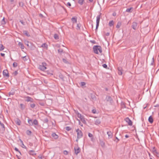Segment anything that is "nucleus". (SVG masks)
<instances>
[{"label":"nucleus","mask_w":159,"mask_h":159,"mask_svg":"<svg viewBox=\"0 0 159 159\" xmlns=\"http://www.w3.org/2000/svg\"><path fill=\"white\" fill-rule=\"evenodd\" d=\"M46 65L47 64L45 62H43L41 65H39V68L41 70L44 71L47 69Z\"/></svg>","instance_id":"f257e3e1"},{"label":"nucleus","mask_w":159,"mask_h":159,"mask_svg":"<svg viewBox=\"0 0 159 159\" xmlns=\"http://www.w3.org/2000/svg\"><path fill=\"white\" fill-rule=\"evenodd\" d=\"M77 116L79 118L81 121L84 124H85L86 123V121L85 120V119L83 116H82L79 113H78Z\"/></svg>","instance_id":"f03ea898"},{"label":"nucleus","mask_w":159,"mask_h":159,"mask_svg":"<svg viewBox=\"0 0 159 159\" xmlns=\"http://www.w3.org/2000/svg\"><path fill=\"white\" fill-rule=\"evenodd\" d=\"M76 132L77 133V137L78 139H80L83 136V134L82 131L80 130L79 129H76Z\"/></svg>","instance_id":"7ed1b4c3"},{"label":"nucleus","mask_w":159,"mask_h":159,"mask_svg":"<svg viewBox=\"0 0 159 159\" xmlns=\"http://www.w3.org/2000/svg\"><path fill=\"white\" fill-rule=\"evenodd\" d=\"M100 16H101V14L97 16V20H96V31L99 26V22H100Z\"/></svg>","instance_id":"20e7f679"},{"label":"nucleus","mask_w":159,"mask_h":159,"mask_svg":"<svg viewBox=\"0 0 159 159\" xmlns=\"http://www.w3.org/2000/svg\"><path fill=\"white\" fill-rule=\"evenodd\" d=\"M100 47V46H98V45H96V46H93V51H94V52L95 53H96V54H98V50H99Z\"/></svg>","instance_id":"39448f33"},{"label":"nucleus","mask_w":159,"mask_h":159,"mask_svg":"<svg viewBox=\"0 0 159 159\" xmlns=\"http://www.w3.org/2000/svg\"><path fill=\"white\" fill-rule=\"evenodd\" d=\"M106 100L107 102H109L110 105H112L113 102V100L112 98L109 96H107L106 97Z\"/></svg>","instance_id":"423d86ee"},{"label":"nucleus","mask_w":159,"mask_h":159,"mask_svg":"<svg viewBox=\"0 0 159 159\" xmlns=\"http://www.w3.org/2000/svg\"><path fill=\"white\" fill-rule=\"evenodd\" d=\"M74 150L75 153L76 155H77L80 152V149L78 146H77L74 147Z\"/></svg>","instance_id":"0eeeda50"},{"label":"nucleus","mask_w":159,"mask_h":159,"mask_svg":"<svg viewBox=\"0 0 159 159\" xmlns=\"http://www.w3.org/2000/svg\"><path fill=\"white\" fill-rule=\"evenodd\" d=\"M125 121L128 123L129 125L132 126V121L128 118L127 117L125 119Z\"/></svg>","instance_id":"6e6552de"},{"label":"nucleus","mask_w":159,"mask_h":159,"mask_svg":"<svg viewBox=\"0 0 159 159\" xmlns=\"http://www.w3.org/2000/svg\"><path fill=\"white\" fill-rule=\"evenodd\" d=\"M3 74L4 76H6L7 77H9V74L7 70H4L3 71Z\"/></svg>","instance_id":"1a4fd4ad"},{"label":"nucleus","mask_w":159,"mask_h":159,"mask_svg":"<svg viewBox=\"0 0 159 159\" xmlns=\"http://www.w3.org/2000/svg\"><path fill=\"white\" fill-rule=\"evenodd\" d=\"M137 25L138 24L136 22H134L132 23L131 27L133 29L135 30L137 28Z\"/></svg>","instance_id":"9d476101"},{"label":"nucleus","mask_w":159,"mask_h":159,"mask_svg":"<svg viewBox=\"0 0 159 159\" xmlns=\"http://www.w3.org/2000/svg\"><path fill=\"white\" fill-rule=\"evenodd\" d=\"M148 120L149 122L151 123H152L153 121V119L152 118V116H150L148 118Z\"/></svg>","instance_id":"9b49d317"},{"label":"nucleus","mask_w":159,"mask_h":159,"mask_svg":"<svg viewBox=\"0 0 159 159\" xmlns=\"http://www.w3.org/2000/svg\"><path fill=\"white\" fill-rule=\"evenodd\" d=\"M107 134L109 138H111L112 137V133L110 131H108L107 133Z\"/></svg>","instance_id":"f8f14e48"},{"label":"nucleus","mask_w":159,"mask_h":159,"mask_svg":"<svg viewBox=\"0 0 159 159\" xmlns=\"http://www.w3.org/2000/svg\"><path fill=\"white\" fill-rule=\"evenodd\" d=\"M26 98V101L27 102H33V99L32 98L29 96H27Z\"/></svg>","instance_id":"ddd939ff"},{"label":"nucleus","mask_w":159,"mask_h":159,"mask_svg":"<svg viewBox=\"0 0 159 159\" xmlns=\"http://www.w3.org/2000/svg\"><path fill=\"white\" fill-rule=\"evenodd\" d=\"M29 153L30 154L34 156L36 155V153H35V152L33 150H30L29 151Z\"/></svg>","instance_id":"4468645a"},{"label":"nucleus","mask_w":159,"mask_h":159,"mask_svg":"<svg viewBox=\"0 0 159 159\" xmlns=\"http://www.w3.org/2000/svg\"><path fill=\"white\" fill-rule=\"evenodd\" d=\"M52 136L55 139H58V136L57 134H56L55 133H54L52 134Z\"/></svg>","instance_id":"2eb2a0df"},{"label":"nucleus","mask_w":159,"mask_h":159,"mask_svg":"<svg viewBox=\"0 0 159 159\" xmlns=\"http://www.w3.org/2000/svg\"><path fill=\"white\" fill-rule=\"evenodd\" d=\"M23 33L24 34L26 35L27 37L30 36V35L28 32L26 30L23 31Z\"/></svg>","instance_id":"dca6fc26"},{"label":"nucleus","mask_w":159,"mask_h":159,"mask_svg":"<svg viewBox=\"0 0 159 159\" xmlns=\"http://www.w3.org/2000/svg\"><path fill=\"white\" fill-rule=\"evenodd\" d=\"M18 45L21 49H24V46L22 43L21 42H19L18 43Z\"/></svg>","instance_id":"f3484780"},{"label":"nucleus","mask_w":159,"mask_h":159,"mask_svg":"<svg viewBox=\"0 0 159 159\" xmlns=\"http://www.w3.org/2000/svg\"><path fill=\"white\" fill-rule=\"evenodd\" d=\"M121 25V23L120 21H118L117 22V24L116 26V28H119Z\"/></svg>","instance_id":"a211bd4d"},{"label":"nucleus","mask_w":159,"mask_h":159,"mask_svg":"<svg viewBox=\"0 0 159 159\" xmlns=\"http://www.w3.org/2000/svg\"><path fill=\"white\" fill-rule=\"evenodd\" d=\"M100 144L102 147V148L105 147V143L103 141L100 140Z\"/></svg>","instance_id":"6ab92c4d"},{"label":"nucleus","mask_w":159,"mask_h":159,"mask_svg":"<svg viewBox=\"0 0 159 159\" xmlns=\"http://www.w3.org/2000/svg\"><path fill=\"white\" fill-rule=\"evenodd\" d=\"M118 74L119 75H122V72L121 68H118Z\"/></svg>","instance_id":"aec40b11"},{"label":"nucleus","mask_w":159,"mask_h":159,"mask_svg":"<svg viewBox=\"0 0 159 159\" xmlns=\"http://www.w3.org/2000/svg\"><path fill=\"white\" fill-rule=\"evenodd\" d=\"M71 20L73 23L77 22V17H73L71 19Z\"/></svg>","instance_id":"412c9836"},{"label":"nucleus","mask_w":159,"mask_h":159,"mask_svg":"<svg viewBox=\"0 0 159 159\" xmlns=\"http://www.w3.org/2000/svg\"><path fill=\"white\" fill-rule=\"evenodd\" d=\"M101 123V121L100 120L98 119H97L95 121V124L96 125H98Z\"/></svg>","instance_id":"4be33fe9"},{"label":"nucleus","mask_w":159,"mask_h":159,"mask_svg":"<svg viewBox=\"0 0 159 159\" xmlns=\"http://www.w3.org/2000/svg\"><path fill=\"white\" fill-rule=\"evenodd\" d=\"M16 123L17 125H20L21 124V122L20 120H19V119H17L16 121Z\"/></svg>","instance_id":"5701e85b"},{"label":"nucleus","mask_w":159,"mask_h":159,"mask_svg":"<svg viewBox=\"0 0 159 159\" xmlns=\"http://www.w3.org/2000/svg\"><path fill=\"white\" fill-rule=\"evenodd\" d=\"M133 7H130V8L127 9H126V12H131L132 11H131V10H133Z\"/></svg>","instance_id":"b1692460"},{"label":"nucleus","mask_w":159,"mask_h":159,"mask_svg":"<svg viewBox=\"0 0 159 159\" xmlns=\"http://www.w3.org/2000/svg\"><path fill=\"white\" fill-rule=\"evenodd\" d=\"M26 133L28 135H31V134L32 132L31 131H30L29 130H27L26 131Z\"/></svg>","instance_id":"393cba45"},{"label":"nucleus","mask_w":159,"mask_h":159,"mask_svg":"<svg viewBox=\"0 0 159 159\" xmlns=\"http://www.w3.org/2000/svg\"><path fill=\"white\" fill-rule=\"evenodd\" d=\"M28 123L30 125H33L32 120L30 119L28 120Z\"/></svg>","instance_id":"a878e982"},{"label":"nucleus","mask_w":159,"mask_h":159,"mask_svg":"<svg viewBox=\"0 0 159 159\" xmlns=\"http://www.w3.org/2000/svg\"><path fill=\"white\" fill-rule=\"evenodd\" d=\"M19 6L24 8V3L23 2H20L19 3Z\"/></svg>","instance_id":"bb28decb"},{"label":"nucleus","mask_w":159,"mask_h":159,"mask_svg":"<svg viewBox=\"0 0 159 159\" xmlns=\"http://www.w3.org/2000/svg\"><path fill=\"white\" fill-rule=\"evenodd\" d=\"M41 47L43 48H46L47 49V48H48V45H47L45 43H43L42 44V46H41Z\"/></svg>","instance_id":"cd10ccee"},{"label":"nucleus","mask_w":159,"mask_h":159,"mask_svg":"<svg viewBox=\"0 0 159 159\" xmlns=\"http://www.w3.org/2000/svg\"><path fill=\"white\" fill-rule=\"evenodd\" d=\"M114 23L113 20L110 21L109 23V25L110 26H111L114 25Z\"/></svg>","instance_id":"c85d7f7f"},{"label":"nucleus","mask_w":159,"mask_h":159,"mask_svg":"<svg viewBox=\"0 0 159 159\" xmlns=\"http://www.w3.org/2000/svg\"><path fill=\"white\" fill-rule=\"evenodd\" d=\"M5 47L2 44H0V51H2L4 50Z\"/></svg>","instance_id":"c756f323"},{"label":"nucleus","mask_w":159,"mask_h":159,"mask_svg":"<svg viewBox=\"0 0 159 159\" xmlns=\"http://www.w3.org/2000/svg\"><path fill=\"white\" fill-rule=\"evenodd\" d=\"M33 122V124H34V125H38V121L36 119H35L34 120Z\"/></svg>","instance_id":"7c9ffc66"},{"label":"nucleus","mask_w":159,"mask_h":159,"mask_svg":"<svg viewBox=\"0 0 159 159\" xmlns=\"http://www.w3.org/2000/svg\"><path fill=\"white\" fill-rule=\"evenodd\" d=\"M54 37L56 39H59V36L57 34H55L54 35Z\"/></svg>","instance_id":"2f4dec72"},{"label":"nucleus","mask_w":159,"mask_h":159,"mask_svg":"<svg viewBox=\"0 0 159 159\" xmlns=\"http://www.w3.org/2000/svg\"><path fill=\"white\" fill-rule=\"evenodd\" d=\"M80 86L82 87H84L85 84L86 83L84 82H80Z\"/></svg>","instance_id":"473e14b6"},{"label":"nucleus","mask_w":159,"mask_h":159,"mask_svg":"<svg viewBox=\"0 0 159 159\" xmlns=\"http://www.w3.org/2000/svg\"><path fill=\"white\" fill-rule=\"evenodd\" d=\"M84 0H79L78 2L80 5H82L83 3Z\"/></svg>","instance_id":"72a5a7b5"},{"label":"nucleus","mask_w":159,"mask_h":159,"mask_svg":"<svg viewBox=\"0 0 159 159\" xmlns=\"http://www.w3.org/2000/svg\"><path fill=\"white\" fill-rule=\"evenodd\" d=\"M22 58H23V60L24 61H27L28 60V57H27L26 56H25L24 57H22Z\"/></svg>","instance_id":"f704fd0d"},{"label":"nucleus","mask_w":159,"mask_h":159,"mask_svg":"<svg viewBox=\"0 0 159 159\" xmlns=\"http://www.w3.org/2000/svg\"><path fill=\"white\" fill-rule=\"evenodd\" d=\"M62 61L63 62L66 64H69V62L68 61H67L66 60L65 58H63L62 59Z\"/></svg>","instance_id":"c9c22d12"},{"label":"nucleus","mask_w":159,"mask_h":159,"mask_svg":"<svg viewBox=\"0 0 159 159\" xmlns=\"http://www.w3.org/2000/svg\"><path fill=\"white\" fill-rule=\"evenodd\" d=\"M1 23L2 25H4L6 24V22L5 21V18L3 17L2 20L1 21Z\"/></svg>","instance_id":"e433bc0d"},{"label":"nucleus","mask_w":159,"mask_h":159,"mask_svg":"<svg viewBox=\"0 0 159 159\" xmlns=\"http://www.w3.org/2000/svg\"><path fill=\"white\" fill-rule=\"evenodd\" d=\"M59 77L60 79L62 80H64V77L61 74H60L59 75Z\"/></svg>","instance_id":"4c0bfd02"},{"label":"nucleus","mask_w":159,"mask_h":159,"mask_svg":"<svg viewBox=\"0 0 159 159\" xmlns=\"http://www.w3.org/2000/svg\"><path fill=\"white\" fill-rule=\"evenodd\" d=\"M20 108L22 110H23L25 108V106L24 104H20Z\"/></svg>","instance_id":"58836bf2"},{"label":"nucleus","mask_w":159,"mask_h":159,"mask_svg":"<svg viewBox=\"0 0 159 159\" xmlns=\"http://www.w3.org/2000/svg\"><path fill=\"white\" fill-rule=\"evenodd\" d=\"M58 52L59 53H61L63 52V50L62 49H59L58 50Z\"/></svg>","instance_id":"ea45409f"},{"label":"nucleus","mask_w":159,"mask_h":159,"mask_svg":"<svg viewBox=\"0 0 159 159\" xmlns=\"http://www.w3.org/2000/svg\"><path fill=\"white\" fill-rule=\"evenodd\" d=\"M15 150L16 151V152H18L20 154V155H21V152H20L18 150V149L16 148H15Z\"/></svg>","instance_id":"a19ab883"},{"label":"nucleus","mask_w":159,"mask_h":159,"mask_svg":"<svg viewBox=\"0 0 159 159\" xmlns=\"http://www.w3.org/2000/svg\"><path fill=\"white\" fill-rule=\"evenodd\" d=\"M66 130L69 131L71 129V128L69 126L66 127Z\"/></svg>","instance_id":"79ce46f5"},{"label":"nucleus","mask_w":159,"mask_h":159,"mask_svg":"<svg viewBox=\"0 0 159 159\" xmlns=\"http://www.w3.org/2000/svg\"><path fill=\"white\" fill-rule=\"evenodd\" d=\"M39 103L41 106H44V103L42 102H39Z\"/></svg>","instance_id":"37998d69"},{"label":"nucleus","mask_w":159,"mask_h":159,"mask_svg":"<svg viewBox=\"0 0 159 159\" xmlns=\"http://www.w3.org/2000/svg\"><path fill=\"white\" fill-rule=\"evenodd\" d=\"M81 24H78L77 25V30H80Z\"/></svg>","instance_id":"c03bdc74"},{"label":"nucleus","mask_w":159,"mask_h":159,"mask_svg":"<svg viewBox=\"0 0 159 159\" xmlns=\"http://www.w3.org/2000/svg\"><path fill=\"white\" fill-rule=\"evenodd\" d=\"M91 98H92V99H94L95 98V96L92 94H91Z\"/></svg>","instance_id":"a18cd8bd"},{"label":"nucleus","mask_w":159,"mask_h":159,"mask_svg":"<svg viewBox=\"0 0 159 159\" xmlns=\"http://www.w3.org/2000/svg\"><path fill=\"white\" fill-rule=\"evenodd\" d=\"M13 66L14 67H16L17 66V63L16 62H14L13 64Z\"/></svg>","instance_id":"49530a36"},{"label":"nucleus","mask_w":159,"mask_h":159,"mask_svg":"<svg viewBox=\"0 0 159 159\" xmlns=\"http://www.w3.org/2000/svg\"><path fill=\"white\" fill-rule=\"evenodd\" d=\"M35 105L33 103V104H30V107L32 108H34L35 107Z\"/></svg>","instance_id":"de8ad7c7"},{"label":"nucleus","mask_w":159,"mask_h":159,"mask_svg":"<svg viewBox=\"0 0 159 159\" xmlns=\"http://www.w3.org/2000/svg\"><path fill=\"white\" fill-rule=\"evenodd\" d=\"M15 94V92H10L9 93V96H10V95H13Z\"/></svg>","instance_id":"09e8293b"},{"label":"nucleus","mask_w":159,"mask_h":159,"mask_svg":"<svg viewBox=\"0 0 159 159\" xmlns=\"http://www.w3.org/2000/svg\"><path fill=\"white\" fill-rule=\"evenodd\" d=\"M152 152H153L155 153H157V152L156 149H155V147H154L153 149Z\"/></svg>","instance_id":"8fccbe9b"},{"label":"nucleus","mask_w":159,"mask_h":159,"mask_svg":"<svg viewBox=\"0 0 159 159\" xmlns=\"http://www.w3.org/2000/svg\"><path fill=\"white\" fill-rule=\"evenodd\" d=\"M0 125L2 126V127L3 128H5L4 125L3 123H2L0 121Z\"/></svg>","instance_id":"3c124183"},{"label":"nucleus","mask_w":159,"mask_h":159,"mask_svg":"<svg viewBox=\"0 0 159 159\" xmlns=\"http://www.w3.org/2000/svg\"><path fill=\"white\" fill-rule=\"evenodd\" d=\"M102 66H103V67L104 68H106V69H107V65L106 64H103L102 65Z\"/></svg>","instance_id":"603ef678"},{"label":"nucleus","mask_w":159,"mask_h":159,"mask_svg":"<svg viewBox=\"0 0 159 159\" xmlns=\"http://www.w3.org/2000/svg\"><path fill=\"white\" fill-rule=\"evenodd\" d=\"M18 73L17 72V71H15L14 72H13V75H14L16 76V75H17Z\"/></svg>","instance_id":"864d4df0"},{"label":"nucleus","mask_w":159,"mask_h":159,"mask_svg":"<svg viewBox=\"0 0 159 159\" xmlns=\"http://www.w3.org/2000/svg\"><path fill=\"white\" fill-rule=\"evenodd\" d=\"M20 22L23 25H25V22H24L23 20H20Z\"/></svg>","instance_id":"5fc2aeb1"},{"label":"nucleus","mask_w":159,"mask_h":159,"mask_svg":"<svg viewBox=\"0 0 159 159\" xmlns=\"http://www.w3.org/2000/svg\"><path fill=\"white\" fill-rule=\"evenodd\" d=\"M88 136H89V137H92V138L93 137V134L90 133H89V134H88Z\"/></svg>","instance_id":"6e6d98bb"},{"label":"nucleus","mask_w":159,"mask_h":159,"mask_svg":"<svg viewBox=\"0 0 159 159\" xmlns=\"http://www.w3.org/2000/svg\"><path fill=\"white\" fill-rule=\"evenodd\" d=\"M98 51H99V52L100 53H101L102 52V48H101V47L100 46V47L99 48V49Z\"/></svg>","instance_id":"4d7b16f0"},{"label":"nucleus","mask_w":159,"mask_h":159,"mask_svg":"<svg viewBox=\"0 0 159 159\" xmlns=\"http://www.w3.org/2000/svg\"><path fill=\"white\" fill-rule=\"evenodd\" d=\"M154 62V58H152V62L151 63V65H153Z\"/></svg>","instance_id":"13d9d810"},{"label":"nucleus","mask_w":159,"mask_h":159,"mask_svg":"<svg viewBox=\"0 0 159 159\" xmlns=\"http://www.w3.org/2000/svg\"><path fill=\"white\" fill-rule=\"evenodd\" d=\"M90 42L93 44H95L96 43V41L94 40H90Z\"/></svg>","instance_id":"bf43d9fd"},{"label":"nucleus","mask_w":159,"mask_h":159,"mask_svg":"<svg viewBox=\"0 0 159 159\" xmlns=\"http://www.w3.org/2000/svg\"><path fill=\"white\" fill-rule=\"evenodd\" d=\"M20 142L22 143V145H23V146H24V147H23V148H26V146H25L24 145V144H23V142L22 141V140H21V139H20Z\"/></svg>","instance_id":"052dcab7"},{"label":"nucleus","mask_w":159,"mask_h":159,"mask_svg":"<svg viewBox=\"0 0 159 159\" xmlns=\"http://www.w3.org/2000/svg\"><path fill=\"white\" fill-rule=\"evenodd\" d=\"M63 153L64 154L66 155L68 154V152L66 150L64 151Z\"/></svg>","instance_id":"680f3d73"},{"label":"nucleus","mask_w":159,"mask_h":159,"mask_svg":"<svg viewBox=\"0 0 159 159\" xmlns=\"http://www.w3.org/2000/svg\"><path fill=\"white\" fill-rule=\"evenodd\" d=\"M92 112L93 113V114H95L96 113V110L95 109H93L92 110Z\"/></svg>","instance_id":"e2e57ef3"},{"label":"nucleus","mask_w":159,"mask_h":159,"mask_svg":"<svg viewBox=\"0 0 159 159\" xmlns=\"http://www.w3.org/2000/svg\"><path fill=\"white\" fill-rule=\"evenodd\" d=\"M29 42L28 41H27L25 42V44H26L29 47Z\"/></svg>","instance_id":"0e129e2a"},{"label":"nucleus","mask_w":159,"mask_h":159,"mask_svg":"<svg viewBox=\"0 0 159 159\" xmlns=\"http://www.w3.org/2000/svg\"><path fill=\"white\" fill-rule=\"evenodd\" d=\"M67 5L69 6H71V3L69 2H68L67 4Z\"/></svg>","instance_id":"69168bd1"},{"label":"nucleus","mask_w":159,"mask_h":159,"mask_svg":"<svg viewBox=\"0 0 159 159\" xmlns=\"http://www.w3.org/2000/svg\"><path fill=\"white\" fill-rule=\"evenodd\" d=\"M110 34V33L109 32H107V33L106 34H105V35H106V36H108Z\"/></svg>","instance_id":"338daca9"},{"label":"nucleus","mask_w":159,"mask_h":159,"mask_svg":"<svg viewBox=\"0 0 159 159\" xmlns=\"http://www.w3.org/2000/svg\"><path fill=\"white\" fill-rule=\"evenodd\" d=\"M39 16L40 17H43V15L42 14H39Z\"/></svg>","instance_id":"774afa93"}]
</instances>
